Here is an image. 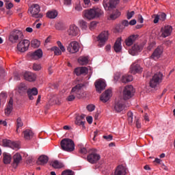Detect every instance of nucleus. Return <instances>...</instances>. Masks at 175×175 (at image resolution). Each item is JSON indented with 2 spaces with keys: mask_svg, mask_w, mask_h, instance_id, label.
I'll return each instance as SVG.
<instances>
[{
  "mask_svg": "<svg viewBox=\"0 0 175 175\" xmlns=\"http://www.w3.org/2000/svg\"><path fill=\"white\" fill-rule=\"evenodd\" d=\"M49 162V157L46 155H41L38 158V161H37L38 165H46Z\"/></svg>",
  "mask_w": 175,
  "mask_h": 175,
  "instance_id": "29",
  "label": "nucleus"
},
{
  "mask_svg": "<svg viewBox=\"0 0 175 175\" xmlns=\"http://www.w3.org/2000/svg\"><path fill=\"white\" fill-rule=\"evenodd\" d=\"M103 139L107 140V142H111V140H113V135H104Z\"/></svg>",
  "mask_w": 175,
  "mask_h": 175,
  "instance_id": "49",
  "label": "nucleus"
},
{
  "mask_svg": "<svg viewBox=\"0 0 175 175\" xmlns=\"http://www.w3.org/2000/svg\"><path fill=\"white\" fill-rule=\"evenodd\" d=\"M27 91H28V86H27L25 83H21L18 86V92L21 94V95H23V94H25Z\"/></svg>",
  "mask_w": 175,
  "mask_h": 175,
  "instance_id": "31",
  "label": "nucleus"
},
{
  "mask_svg": "<svg viewBox=\"0 0 175 175\" xmlns=\"http://www.w3.org/2000/svg\"><path fill=\"white\" fill-rule=\"evenodd\" d=\"M57 46H59L61 51H65V46H64V45H62V43L60 41H57Z\"/></svg>",
  "mask_w": 175,
  "mask_h": 175,
  "instance_id": "54",
  "label": "nucleus"
},
{
  "mask_svg": "<svg viewBox=\"0 0 175 175\" xmlns=\"http://www.w3.org/2000/svg\"><path fill=\"white\" fill-rule=\"evenodd\" d=\"M125 109V105H124V102L122 101V99H118L115 101V103L113 105V111L116 113H121L122 110Z\"/></svg>",
  "mask_w": 175,
  "mask_h": 175,
  "instance_id": "13",
  "label": "nucleus"
},
{
  "mask_svg": "<svg viewBox=\"0 0 175 175\" xmlns=\"http://www.w3.org/2000/svg\"><path fill=\"white\" fill-rule=\"evenodd\" d=\"M86 109L88 110V111H94L95 110V105H89L87 106Z\"/></svg>",
  "mask_w": 175,
  "mask_h": 175,
  "instance_id": "50",
  "label": "nucleus"
},
{
  "mask_svg": "<svg viewBox=\"0 0 175 175\" xmlns=\"http://www.w3.org/2000/svg\"><path fill=\"white\" fill-rule=\"evenodd\" d=\"M120 3V0H103V5L105 10L111 12L117 8V5Z\"/></svg>",
  "mask_w": 175,
  "mask_h": 175,
  "instance_id": "4",
  "label": "nucleus"
},
{
  "mask_svg": "<svg viewBox=\"0 0 175 175\" xmlns=\"http://www.w3.org/2000/svg\"><path fill=\"white\" fill-rule=\"evenodd\" d=\"M111 98V90L109 89L105 91L100 97V100L103 102V103H106L107 100H109Z\"/></svg>",
  "mask_w": 175,
  "mask_h": 175,
  "instance_id": "19",
  "label": "nucleus"
},
{
  "mask_svg": "<svg viewBox=\"0 0 175 175\" xmlns=\"http://www.w3.org/2000/svg\"><path fill=\"white\" fill-rule=\"evenodd\" d=\"M3 163H5V165H9V163L12 162V156L10 154L3 153Z\"/></svg>",
  "mask_w": 175,
  "mask_h": 175,
  "instance_id": "35",
  "label": "nucleus"
},
{
  "mask_svg": "<svg viewBox=\"0 0 175 175\" xmlns=\"http://www.w3.org/2000/svg\"><path fill=\"white\" fill-rule=\"evenodd\" d=\"M62 175H75V172L70 170H67L63 171Z\"/></svg>",
  "mask_w": 175,
  "mask_h": 175,
  "instance_id": "45",
  "label": "nucleus"
},
{
  "mask_svg": "<svg viewBox=\"0 0 175 175\" xmlns=\"http://www.w3.org/2000/svg\"><path fill=\"white\" fill-rule=\"evenodd\" d=\"M23 134L25 140H31L33 137V133L31 130L27 129L23 131Z\"/></svg>",
  "mask_w": 175,
  "mask_h": 175,
  "instance_id": "33",
  "label": "nucleus"
},
{
  "mask_svg": "<svg viewBox=\"0 0 175 175\" xmlns=\"http://www.w3.org/2000/svg\"><path fill=\"white\" fill-rule=\"evenodd\" d=\"M22 159H23V157H21V154H20L19 153H16L13 156V166H15V167H17L20 162H21Z\"/></svg>",
  "mask_w": 175,
  "mask_h": 175,
  "instance_id": "23",
  "label": "nucleus"
},
{
  "mask_svg": "<svg viewBox=\"0 0 175 175\" xmlns=\"http://www.w3.org/2000/svg\"><path fill=\"white\" fill-rule=\"evenodd\" d=\"M31 42L28 40H23L17 44V49L21 53H25L28 50Z\"/></svg>",
  "mask_w": 175,
  "mask_h": 175,
  "instance_id": "11",
  "label": "nucleus"
},
{
  "mask_svg": "<svg viewBox=\"0 0 175 175\" xmlns=\"http://www.w3.org/2000/svg\"><path fill=\"white\" fill-rule=\"evenodd\" d=\"M143 72V68L140 67V65L134 63L131 66L130 68V72L133 75H136V73H142Z\"/></svg>",
  "mask_w": 175,
  "mask_h": 175,
  "instance_id": "20",
  "label": "nucleus"
},
{
  "mask_svg": "<svg viewBox=\"0 0 175 175\" xmlns=\"http://www.w3.org/2000/svg\"><path fill=\"white\" fill-rule=\"evenodd\" d=\"M158 21H159V16L158 14L154 15V19L153 21V23L154 24H157Z\"/></svg>",
  "mask_w": 175,
  "mask_h": 175,
  "instance_id": "56",
  "label": "nucleus"
},
{
  "mask_svg": "<svg viewBox=\"0 0 175 175\" xmlns=\"http://www.w3.org/2000/svg\"><path fill=\"white\" fill-rule=\"evenodd\" d=\"M78 23L82 31H86V29L88 28V23H87V22H85L84 20H80Z\"/></svg>",
  "mask_w": 175,
  "mask_h": 175,
  "instance_id": "37",
  "label": "nucleus"
},
{
  "mask_svg": "<svg viewBox=\"0 0 175 175\" xmlns=\"http://www.w3.org/2000/svg\"><path fill=\"white\" fill-rule=\"evenodd\" d=\"M79 49H80L79 43L76 41H73L69 44L67 47V51L72 53V54H75V53H77V51H79Z\"/></svg>",
  "mask_w": 175,
  "mask_h": 175,
  "instance_id": "16",
  "label": "nucleus"
},
{
  "mask_svg": "<svg viewBox=\"0 0 175 175\" xmlns=\"http://www.w3.org/2000/svg\"><path fill=\"white\" fill-rule=\"evenodd\" d=\"M22 39H24V35L20 30L14 31L9 36V40L12 43H16L17 40H21Z\"/></svg>",
  "mask_w": 175,
  "mask_h": 175,
  "instance_id": "8",
  "label": "nucleus"
},
{
  "mask_svg": "<svg viewBox=\"0 0 175 175\" xmlns=\"http://www.w3.org/2000/svg\"><path fill=\"white\" fill-rule=\"evenodd\" d=\"M50 165H51V166L54 167V169H61V168L64 167V164L57 160L51 161Z\"/></svg>",
  "mask_w": 175,
  "mask_h": 175,
  "instance_id": "32",
  "label": "nucleus"
},
{
  "mask_svg": "<svg viewBox=\"0 0 175 175\" xmlns=\"http://www.w3.org/2000/svg\"><path fill=\"white\" fill-rule=\"evenodd\" d=\"M64 5H70L72 3V0H64Z\"/></svg>",
  "mask_w": 175,
  "mask_h": 175,
  "instance_id": "63",
  "label": "nucleus"
},
{
  "mask_svg": "<svg viewBox=\"0 0 175 175\" xmlns=\"http://www.w3.org/2000/svg\"><path fill=\"white\" fill-rule=\"evenodd\" d=\"M24 125V123H23V120H21V118H18L16 120V132L18 133V129L21 128Z\"/></svg>",
  "mask_w": 175,
  "mask_h": 175,
  "instance_id": "40",
  "label": "nucleus"
},
{
  "mask_svg": "<svg viewBox=\"0 0 175 175\" xmlns=\"http://www.w3.org/2000/svg\"><path fill=\"white\" fill-rule=\"evenodd\" d=\"M61 103H62V100H61V98H56L55 100V105H61Z\"/></svg>",
  "mask_w": 175,
  "mask_h": 175,
  "instance_id": "57",
  "label": "nucleus"
},
{
  "mask_svg": "<svg viewBox=\"0 0 175 175\" xmlns=\"http://www.w3.org/2000/svg\"><path fill=\"white\" fill-rule=\"evenodd\" d=\"M99 159H100V155L96 153V149H90L88 156V161L90 163H96Z\"/></svg>",
  "mask_w": 175,
  "mask_h": 175,
  "instance_id": "7",
  "label": "nucleus"
},
{
  "mask_svg": "<svg viewBox=\"0 0 175 175\" xmlns=\"http://www.w3.org/2000/svg\"><path fill=\"white\" fill-rule=\"evenodd\" d=\"M67 33L69 36H77L80 33V29L76 25H70Z\"/></svg>",
  "mask_w": 175,
  "mask_h": 175,
  "instance_id": "14",
  "label": "nucleus"
},
{
  "mask_svg": "<svg viewBox=\"0 0 175 175\" xmlns=\"http://www.w3.org/2000/svg\"><path fill=\"white\" fill-rule=\"evenodd\" d=\"M161 81H162V73H157L150 79V87H151V88H155Z\"/></svg>",
  "mask_w": 175,
  "mask_h": 175,
  "instance_id": "9",
  "label": "nucleus"
},
{
  "mask_svg": "<svg viewBox=\"0 0 175 175\" xmlns=\"http://www.w3.org/2000/svg\"><path fill=\"white\" fill-rule=\"evenodd\" d=\"M40 46V42L38 40H33L31 41V47L34 49H38Z\"/></svg>",
  "mask_w": 175,
  "mask_h": 175,
  "instance_id": "43",
  "label": "nucleus"
},
{
  "mask_svg": "<svg viewBox=\"0 0 175 175\" xmlns=\"http://www.w3.org/2000/svg\"><path fill=\"white\" fill-rule=\"evenodd\" d=\"M13 110V98H10L7 108L5 109V113L6 116H9Z\"/></svg>",
  "mask_w": 175,
  "mask_h": 175,
  "instance_id": "30",
  "label": "nucleus"
},
{
  "mask_svg": "<svg viewBox=\"0 0 175 175\" xmlns=\"http://www.w3.org/2000/svg\"><path fill=\"white\" fill-rule=\"evenodd\" d=\"M112 13L109 16L110 20H116V18H118L119 16H121V12L117 10H111Z\"/></svg>",
  "mask_w": 175,
  "mask_h": 175,
  "instance_id": "34",
  "label": "nucleus"
},
{
  "mask_svg": "<svg viewBox=\"0 0 175 175\" xmlns=\"http://www.w3.org/2000/svg\"><path fill=\"white\" fill-rule=\"evenodd\" d=\"M86 120L88 122V124H92V116L87 117Z\"/></svg>",
  "mask_w": 175,
  "mask_h": 175,
  "instance_id": "60",
  "label": "nucleus"
},
{
  "mask_svg": "<svg viewBox=\"0 0 175 175\" xmlns=\"http://www.w3.org/2000/svg\"><path fill=\"white\" fill-rule=\"evenodd\" d=\"M0 125H3V126H6L8 125V122L5 120H0Z\"/></svg>",
  "mask_w": 175,
  "mask_h": 175,
  "instance_id": "64",
  "label": "nucleus"
},
{
  "mask_svg": "<svg viewBox=\"0 0 175 175\" xmlns=\"http://www.w3.org/2000/svg\"><path fill=\"white\" fill-rule=\"evenodd\" d=\"M159 17V20L160 21H165V20H166V14L165 13H161L159 14H157Z\"/></svg>",
  "mask_w": 175,
  "mask_h": 175,
  "instance_id": "46",
  "label": "nucleus"
},
{
  "mask_svg": "<svg viewBox=\"0 0 175 175\" xmlns=\"http://www.w3.org/2000/svg\"><path fill=\"white\" fill-rule=\"evenodd\" d=\"M173 31V27L170 25H165L161 29V35L160 38H167L172 35Z\"/></svg>",
  "mask_w": 175,
  "mask_h": 175,
  "instance_id": "12",
  "label": "nucleus"
},
{
  "mask_svg": "<svg viewBox=\"0 0 175 175\" xmlns=\"http://www.w3.org/2000/svg\"><path fill=\"white\" fill-rule=\"evenodd\" d=\"M84 118H85V116L84 114L77 116L75 120L76 125L84 126V124L85 122Z\"/></svg>",
  "mask_w": 175,
  "mask_h": 175,
  "instance_id": "25",
  "label": "nucleus"
},
{
  "mask_svg": "<svg viewBox=\"0 0 175 175\" xmlns=\"http://www.w3.org/2000/svg\"><path fill=\"white\" fill-rule=\"evenodd\" d=\"M84 17L88 20H94V18H98L103 14V11L99 8H90L85 10L83 12Z\"/></svg>",
  "mask_w": 175,
  "mask_h": 175,
  "instance_id": "1",
  "label": "nucleus"
},
{
  "mask_svg": "<svg viewBox=\"0 0 175 175\" xmlns=\"http://www.w3.org/2000/svg\"><path fill=\"white\" fill-rule=\"evenodd\" d=\"M79 152L83 155H85V154L88 152V149L85 148V147H81L79 149Z\"/></svg>",
  "mask_w": 175,
  "mask_h": 175,
  "instance_id": "47",
  "label": "nucleus"
},
{
  "mask_svg": "<svg viewBox=\"0 0 175 175\" xmlns=\"http://www.w3.org/2000/svg\"><path fill=\"white\" fill-rule=\"evenodd\" d=\"M127 120L129 121V125H132L133 122V113H132V111H129L127 113Z\"/></svg>",
  "mask_w": 175,
  "mask_h": 175,
  "instance_id": "41",
  "label": "nucleus"
},
{
  "mask_svg": "<svg viewBox=\"0 0 175 175\" xmlns=\"http://www.w3.org/2000/svg\"><path fill=\"white\" fill-rule=\"evenodd\" d=\"M98 42L99 47H103L105 46L106 42L109 39V32L108 31H103L100 33L97 38Z\"/></svg>",
  "mask_w": 175,
  "mask_h": 175,
  "instance_id": "10",
  "label": "nucleus"
},
{
  "mask_svg": "<svg viewBox=\"0 0 175 175\" xmlns=\"http://www.w3.org/2000/svg\"><path fill=\"white\" fill-rule=\"evenodd\" d=\"M143 16L142 15L138 16V23H140V24H143Z\"/></svg>",
  "mask_w": 175,
  "mask_h": 175,
  "instance_id": "61",
  "label": "nucleus"
},
{
  "mask_svg": "<svg viewBox=\"0 0 175 175\" xmlns=\"http://www.w3.org/2000/svg\"><path fill=\"white\" fill-rule=\"evenodd\" d=\"M122 25H124V27H128L129 25V22L126 20H124L122 22Z\"/></svg>",
  "mask_w": 175,
  "mask_h": 175,
  "instance_id": "59",
  "label": "nucleus"
},
{
  "mask_svg": "<svg viewBox=\"0 0 175 175\" xmlns=\"http://www.w3.org/2000/svg\"><path fill=\"white\" fill-rule=\"evenodd\" d=\"M136 23H137L136 20L133 19L129 23V25H135Z\"/></svg>",
  "mask_w": 175,
  "mask_h": 175,
  "instance_id": "62",
  "label": "nucleus"
},
{
  "mask_svg": "<svg viewBox=\"0 0 175 175\" xmlns=\"http://www.w3.org/2000/svg\"><path fill=\"white\" fill-rule=\"evenodd\" d=\"M96 24L97 23L95 21L92 22L90 25V29L92 31V29L96 28Z\"/></svg>",
  "mask_w": 175,
  "mask_h": 175,
  "instance_id": "53",
  "label": "nucleus"
},
{
  "mask_svg": "<svg viewBox=\"0 0 175 175\" xmlns=\"http://www.w3.org/2000/svg\"><path fill=\"white\" fill-rule=\"evenodd\" d=\"M139 38L138 35H131L125 40V43L127 46H132L133 42Z\"/></svg>",
  "mask_w": 175,
  "mask_h": 175,
  "instance_id": "24",
  "label": "nucleus"
},
{
  "mask_svg": "<svg viewBox=\"0 0 175 175\" xmlns=\"http://www.w3.org/2000/svg\"><path fill=\"white\" fill-rule=\"evenodd\" d=\"M6 98H8V96L6 95V93H1L0 94V100L1 99H6Z\"/></svg>",
  "mask_w": 175,
  "mask_h": 175,
  "instance_id": "58",
  "label": "nucleus"
},
{
  "mask_svg": "<svg viewBox=\"0 0 175 175\" xmlns=\"http://www.w3.org/2000/svg\"><path fill=\"white\" fill-rule=\"evenodd\" d=\"M142 51V47L138 44H135L131 49L129 51V54L131 55H136L137 53Z\"/></svg>",
  "mask_w": 175,
  "mask_h": 175,
  "instance_id": "27",
  "label": "nucleus"
},
{
  "mask_svg": "<svg viewBox=\"0 0 175 175\" xmlns=\"http://www.w3.org/2000/svg\"><path fill=\"white\" fill-rule=\"evenodd\" d=\"M60 146L62 150L67 151V152H72V151H75V142L70 139H63L60 142Z\"/></svg>",
  "mask_w": 175,
  "mask_h": 175,
  "instance_id": "2",
  "label": "nucleus"
},
{
  "mask_svg": "<svg viewBox=\"0 0 175 175\" xmlns=\"http://www.w3.org/2000/svg\"><path fill=\"white\" fill-rule=\"evenodd\" d=\"M75 73L77 76L87 75L88 73V68L87 67H78L75 69Z\"/></svg>",
  "mask_w": 175,
  "mask_h": 175,
  "instance_id": "21",
  "label": "nucleus"
},
{
  "mask_svg": "<svg viewBox=\"0 0 175 175\" xmlns=\"http://www.w3.org/2000/svg\"><path fill=\"white\" fill-rule=\"evenodd\" d=\"M43 57V51L41 49H38L34 53H31L32 59H40Z\"/></svg>",
  "mask_w": 175,
  "mask_h": 175,
  "instance_id": "28",
  "label": "nucleus"
},
{
  "mask_svg": "<svg viewBox=\"0 0 175 175\" xmlns=\"http://www.w3.org/2000/svg\"><path fill=\"white\" fill-rule=\"evenodd\" d=\"M78 62L80 65H87L88 64V57L81 56L78 59Z\"/></svg>",
  "mask_w": 175,
  "mask_h": 175,
  "instance_id": "38",
  "label": "nucleus"
},
{
  "mask_svg": "<svg viewBox=\"0 0 175 175\" xmlns=\"http://www.w3.org/2000/svg\"><path fill=\"white\" fill-rule=\"evenodd\" d=\"M33 70H40V69H42V66H40V64H34L33 65Z\"/></svg>",
  "mask_w": 175,
  "mask_h": 175,
  "instance_id": "51",
  "label": "nucleus"
},
{
  "mask_svg": "<svg viewBox=\"0 0 175 175\" xmlns=\"http://www.w3.org/2000/svg\"><path fill=\"white\" fill-rule=\"evenodd\" d=\"M5 9H7L8 10H10V9H12L14 6V5L11 2L5 3Z\"/></svg>",
  "mask_w": 175,
  "mask_h": 175,
  "instance_id": "48",
  "label": "nucleus"
},
{
  "mask_svg": "<svg viewBox=\"0 0 175 175\" xmlns=\"http://www.w3.org/2000/svg\"><path fill=\"white\" fill-rule=\"evenodd\" d=\"M84 87V84L79 83L76 85L74 88H72L71 90V94L68 96L67 100L69 102H72V100H75V95H78L79 96H81V88Z\"/></svg>",
  "mask_w": 175,
  "mask_h": 175,
  "instance_id": "3",
  "label": "nucleus"
},
{
  "mask_svg": "<svg viewBox=\"0 0 175 175\" xmlns=\"http://www.w3.org/2000/svg\"><path fill=\"white\" fill-rule=\"evenodd\" d=\"M135 16V11H131V12H127V19L131 20L132 17Z\"/></svg>",
  "mask_w": 175,
  "mask_h": 175,
  "instance_id": "52",
  "label": "nucleus"
},
{
  "mask_svg": "<svg viewBox=\"0 0 175 175\" xmlns=\"http://www.w3.org/2000/svg\"><path fill=\"white\" fill-rule=\"evenodd\" d=\"M51 51L54 52L55 55H61L62 54L61 49H59V48L57 46H53L51 49Z\"/></svg>",
  "mask_w": 175,
  "mask_h": 175,
  "instance_id": "42",
  "label": "nucleus"
},
{
  "mask_svg": "<svg viewBox=\"0 0 175 175\" xmlns=\"http://www.w3.org/2000/svg\"><path fill=\"white\" fill-rule=\"evenodd\" d=\"M3 146L4 147H10V148H12V150H18V144L6 139H3Z\"/></svg>",
  "mask_w": 175,
  "mask_h": 175,
  "instance_id": "17",
  "label": "nucleus"
},
{
  "mask_svg": "<svg viewBox=\"0 0 175 175\" xmlns=\"http://www.w3.org/2000/svg\"><path fill=\"white\" fill-rule=\"evenodd\" d=\"M135 88L132 85H129L124 87L123 90V99L124 100H128V99H131V98L133 97L135 95Z\"/></svg>",
  "mask_w": 175,
  "mask_h": 175,
  "instance_id": "5",
  "label": "nucleus"
},
{
  "mask_svg": "<svg viewBox=\"0 0 175 175\" xmlns=\"http://www.w3.org/2000/svg\"><path fill=\"white\" fill-rule=\"evenodd\" d=\"M57 16H58V12L55 10L49 11L46 13V17H48V18H55Z\"/></svg>",
  "mask_w": 175,
  "mask_h": 175,
  "instance_id": "39",
  "label": "nucleus"
},
{
  "mask_svg": "<svg viewBox=\"0 0 175 175\" xmlns=\"http://www.w3.org/2000/svg\"><path fill=\"white\" fill-rule=\"evenodd\" d=\"M75 9L77 10V12H81V10H83V8L80 4H76Z\"/></svg>",
  "mask_w": 175,
  "mask_h": 175,
  "instance_id": "55",
  "label": "nucleus"
},
{
  "mask_svg": "<svg viewBox=\"0 0 175 175\" xmlns=\"http://www.w3.org/2000/svg\"><path fill=\"white\" fill-rule=\"evenodd\" d=\"M31 94V95H38V89L36 88H33L32 89L27 90V94Z\"/></svg>",
  "mask_w": 175,
  "mask_h": 175,
  "instance_id": "44",
  "label": "nucleus"
},
{
  "mask_svg": "<svg viewBox=\"0 0 175 175\" xmlns=\"http://www.w3.org/2000/svg\"><path fill=\"white\" fill-rule=\"evenodd\" d=\"M132 80H133V77L129 75H124L121 78L122 83H129L130 81H132Z\"/></svg>",
  "mask_w": 175,
  "mask_h": 175,
  "instance_id": "36",
  "label": "nucleus"
},
{
  "mask_svg": "<svg viewBox=\"0 0 175 175\" xmlns=\"http://www.w3.org/2000/svg\"><path fill=\"white\" fill-rule=\"evenodd\" d=\"M29 12H30V14L34 18H42L43 17V14L40 12V6L38 4H33L29 8Z\"/></svg>",
  "mask_w": 175,
  "mask_h": 175,
  "instance_id": "6",
  "label": "nucleus"
},
{
  "mask_svg": "<svg viewBox=\"0 0 175 175\" xmlns=\"http://www.w3.org/2000/svg\"><path fill=\"white\" fill-rule=\"evenodd\" d=\"M162 53H163V48L162 46H158L153 52L150 58L157 61V59H159L161 58V55H162Z\"/></svg>",
  "mask_w": 175,
  "mask_h": 175,
  "instance_id": "18",
  "label": "nucleus"
},
{
  "mask_svg": "<svg viewBox=\"0 0 175 175\" xmlns=\"http://www.w3.org/2000/svg\"><path fill=\"white\" fill-rule=\"evenodd\" d=\"M24 79L27 80V81H35V80H36V75L32 72H26L24 74Z\"/></svg>",
  "mask_w": 175,
  "mask_h": 175,
  "instance_id": "22",
  "label": "nucleus"
},
{
  "mask_svg": "<svg viewBox=\"0 0 175 175\" xmlns=\"http://www.w3.org/2000/svg\"><path fill=\"white\" fill-rule=\"evenodd\" d=\"M113 49L116 53H120L121 50H122V46L121 45V38H118L114 45H113Z\"/></svg>",
  "mask_w": 175,
  "mask_h": 175,
  "instance_id": "26",
  "label": "nucleus"
},
{
  "mask_svg": "<svg viewBox=\"0 0 175 175\" xmlns=\"http://www.w3.org/2000/svg\"><path fill=\"white\" fill-rule=\"evenodd\" d=\"M94 85L97 92L100 94V92H102V91L106 88V82L103 79H98L96 81Z\"/></svg>",
  "mask_w": 175,
  "mask_h": 175,
  "instance_id": "15",
  "label": "nucleus"
}]
</instances>
